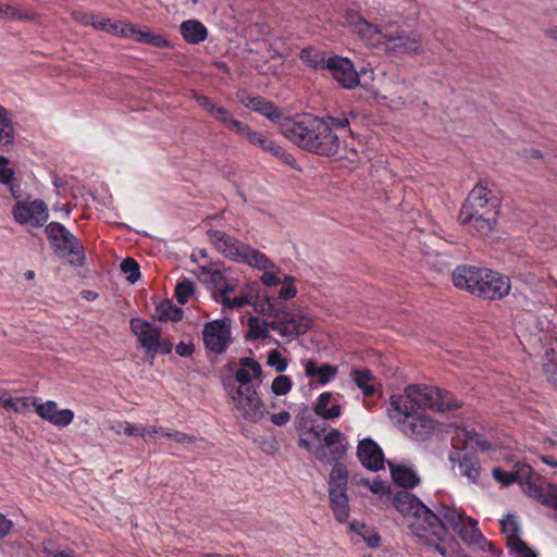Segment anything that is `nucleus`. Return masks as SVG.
I'll return each mask as SVG.
<instances>
[{"instance_id":"f257e3e1","label":"nucleus","mask_w":557,"mask_h":557,"mask_svg":"<svg viewBox=\"0 0 557 557\" xmlns=\"http://www.w3.org/2000/svg\"><path fill=\"white\" fill-rule=\"evenodd\" d=\"M281 133L302 150L321 157L338 152V136L325 119L307 114L300 119L286 116L280 124Z\"/></svg>"},{"instance_id":"f03ea898","label":"nucleus","mask_w":557,"mask_h":557,"mask_svg":"<svg viewBox=\"0 0 557 557\" xmlns=\"http://www.w3.org/2000/svg\"><path fill=\"white\" fill-rule=\"evenodd\" d=\"M500 200L492 195L487 183L480 181L463 201L458 222L468 226L479 236L485 237L497 230Z\"/></svg>"},{"instance_id":"7ed1b4c3","label":"nucleus","mask_w":557,"mask_h":557,"mask_svg":"<svg viewBox=\"0 0 557 557\" xmlns=\"http://www.w3.org/2000/svg\"><path fill=\"white\" fill-rule=\"evenodd\" d=\"M451 280L457 288L487 300L503 299L511 289L510 278L507 275L474 265H458L451 274Z\"/></svg>"},{"instance_id":"20e7f679","label":"nucleus","mask_w":557,"mask_h":557,"mask_svg":"<svg viewBox=\"0 0 557 557\" xmlns=\"http://www.w3.org/2000/svg\"><path fill=\"white\" fill-rule=\"evenodd\" d=\"M393 506L404 517L412 516L417 522L409 528L418 537H425V532L432 530L437 540L447 534V529L442 523L440 516L431 510L418 496L408 492L399 491L391 498Z\"/></svg>"},{"instance_id":"39448f33","label":"nucleus","mask_w":557,"mask_h":557,"mask_svg":"<svg viewBox=\"0 0 557 557\" xmlns=\"http://www.w3.org/2000/svg\"><path fill=\"white\" fill-rule=\"evenodd\" d=\"M387 413L391 419H396L397 416L403 417L398 418L397 422L404 424L403 432L414 441L428 440L435 430V421L429 414L403 404V395L400 394L391 395Z\"/></svg>"},{"instance_id":"423d86ee","label":"nucleus","mask_w":557,"mask_h":557,"mask_svg":"<svg viewBox=\"0 0 557 557\" xmlns=\"http://www.w3.org/2000/svg\"><path fill=\"white\" fill-rule=\"evenodd\" d=\"M45 233L53 252L59 257L72 256L70 264L83 267L85 264V250L79 242L63 224L50 222Z\"/></svg>"},{"instance_id":"0eeeda50","label":"nucleus","mask_w":557,"mask_h":557,"mask_svg":"<svg viewBox=\"0 0 557 557\" xmlns=\"http://www.w3.org/2000/svg\"><path fill=\"white\" fill-rule=\"evenodd\" d=\"M202 339L207 350L215 355L224 354L234 342L232 336V320L224 317L205 323Z\"/></svg>"},{"instance_id":"6e6552de","label":"nucleus","mask_w":557,"mask_h":557,"mask_svg":"<svg viewBox=\"0 0 557 557\" xmlns=\"http://www.w3.org/2000/svg\"><path fill=\"white\" fill-rule=\"evenodd\" d=\"M14 220L20 224L29 223L34 227L42 226L48 218V207L41 199L34 201H17L12 209Z\"/></svg>"},{"instance_id":"1a4fd4ad","label":"nucleus","mask_w":557,"mask_h":557,"mask_svg":"<svg viewBox=\"0 0 557 557\" xmlns=\"http://www.w3.org/2000/svg\"><path fill=\"white\" fill-rule=\"evenodd\" d=\"M207 236L214 248L224 257L236 262L246 260L244 252L245 250H248V245L243 244L236 237L228 235L223 231L213 228L207 231Z\"/></svg>"},{"instance_id":"9d476101","label":"nucleus","mask_w":557,"mask_h":557,"mask_svg":"<svg viewBox=\"0 0 557 557\" xmlns=\"http://www.w3.org/2000/svg\"><path fill=\"white\" fill-rule=\"evenodd\" d=\"M325 66L342 88L350 90L358 86L357 69L348 58L332 55L326 59Z\"/></svg>"},{"instance_id":"9b49d317","label":"nucleus","mask_w":557,"mask_h":557,"mask_svg":"<svg viewBox=\"0 0 557 557\" xmlns=\"http://www.w3.org/2000/svg\"><path fill=\"white\" fill-rule=\"evenodd\" d=\"M356 456L366 469L373 472L384 469L385 462L388 461L381 446L371 437L358 442Z\"/></svg>"},{"instance_id":"f8f14e48","label":"nucleus","mask_w":557,"mask_h":557,"mask_svg":"<svg viewBox=\"0 0 557 557\" xmlns=\"http://www.w3.org/2000/svg\"><path fill=\"white\" fill-rule=\"evenodd\" d=\"M233 403L236 409L243 412V418L248 422L257 423L261 421L265 414H269L256 387H251V391L245 392L244 396H240L239 399Z\"/></svg>"},{"instance_id":"ddd939ff","label":"nucleus","mask_w":557,"mask_h":557,"mask_svg":"<svg viewBox=\"0 0 557 557\" xmlns=\"http://www.w3.org/2000/svg\"><path fill=\"white\" fill-rule=\"evenodd\" d=\"M33 407L41 419L60 428L70 425L74 420V412L71 409L59 410L57 403L53 400L39 403V399H34Z\"/></svg>"},{"instance_id":"4468645a","label":"nucleus","mask_w":557,"mask_h":557,"mask_svg":"<svg viewBox=\"0 0 557 557\" xmlns=\"http://www.w3.org/2000/svg\"><path fill=\"white\" fill-rule=\"evenodd\" d=\"M432 387L411 384L405 388L403 404L412 406L417 411L420 409H435L436 396Z\"/></svg>"},{"instance_id":"2eb2a0df","label":"nucleus","mask_w":557,"mask_h":557,"mask_svg":"<svg viewBox=\"0 0 557 557\" xmlns=\"http://www.w3.org/2000/svg\"><path fill=\"white\" fill-rule=\"evenodd\" d=\"M386 44L388 52L393 54L416 53L421 50V36L414 32H396L395 35H386Z\"/></svg>"},{"instance_id":"dca6fc26","label":"nucleus","mask_w":557,"mask_h":557,"mask_svg":"<svg viewBox=\"0 0 557 557\" xmlns=\"http://www.w3.org/2000/svg\"><path fill=\"white\" fill-rule=\"evenodd\" d=\"M450 463H458L461 475L466 476L471 483L476 484L481 475V463L475 450L460 456L458 453H450L448 456Z\"/></svg>"},{"instance_id":"f3484780","label":"nucleus","mask_w":557,"mask_h":557,"mask_svg":"<svg viewBox=\"0 0 557 557\" xmlns=\"http://www.w3.org/2000/svg\"><path fill=\"white\" fill-rule=\"evenodd\" d=\"M132 333L137 337L139 345L150 347L156 345L160 339L161 329L147 320L140 318H132L129 321Z\"/></svg>"},{"instance_id":"a211bd4d","label":"nucleus","mask_w":557,"mask_h":557,"mask_svg":"<svg viewBox=\"0 0 557 557\" xmlns=\"http://www.w3.org/2000/svg\"><path fill=\"white\" fill-rule=\"evenodd\" d=\"M127 30L126 38H132L139 44L150 45L156 48H173L170 40L161 35L154 34L148 26H139L131 23Z\"/></svg>"},{"instance_id":"6ab92c4d","label":"nucleus","mask_w":557,"mask_h":557,"mask_svg":"<svg viewBox=\"0 0 557 557\" xmlns=\"http://www.w3.org/2000/svg\"><path fill=\"white\" fill-rule=\"evenodd\" d=\"M502 533L506 536V543L515 552L527 548V543L520 539V525L515 515L508 513L500 520Z\"/></svg>"},{"instance_id":"aec40b11","label":"nucleus","mask_w":557,"mask_h":557,"mask_svg":"<svg viewBox=\"0 0 557 557\" xmlns=\"http://www.w3.org/2000/svg\"><path fill=\"white\" fill-rule=\"evenodd\" d=\"M393 483L405 490H412L420 484V476L406 465H395L387 461Z\"/></svg>"},{"instance_id":"412c9836","label":"nucleus","mask_w":557,"mask_h":557,"mask_svg":"<svg viewBox=\"0 0 557 557\" xmlns=\"http://www.w3.org/2000/svg\"><path fill=\"white\" fill-rule=\"evenodd\" d=\"M329 502L335 520L339 523L346 522L350 515L347 491L329 488Z\"/></svg>"},{"instance_id":"4be33fe9","label":"nucleus","mask_w":557,"mask_h":557,"mask_svg":"<svg viewBox=\"0 0 557 557\" xmlns=\"http://www.w3.org/2000/svg\"><path fill=\"white\" fill-rule=\"evenodd\" d=\"M95 18L96 16L94 14H85L83 22L85 24H91L96 29L126 38L128 32L127 28H129L131 23L121 21L113 22L110 18H100L96 21Z\"/></svg>"},{"instance_id":"5701e85b","label":"nucleus","mask_w":557,"mask_h":557,"mask_svg":"<svg viewBox=\"0 0 557 557\" xmlns=\"http://www.w3.org/2000/svg\"><path fill=\"white\" fill-rule=\"evenodd\" d=\"M180 32L184 40L190 45L203 42L208 37L207 27L197 20H187L180 25Z\"/></svg>"},{"instance_id":"b1692460","label":"nucleus","mask_w":557,"mask_h":557,"mask_svg":"<svg viewBox=\"0 0 557 557\" xmlns=\"http://www.w3.org/2000/svg\"><path fill=\"white\" fill-rule=\"evenodd\" d=\"M338 368L331 363H323L318 366V362L313 359L307 360L305 364V374L308 377H317L321 385L327 384L337 374Z\"/></svg>"},{"instance_id":"393cba45","label":"nucleus","mask_w":557,"mask_h":557,"mask_svg":"<svg viewBox=\"0 0 557 557\" xmlns=\"http://www.w3.org/2000/svg\"><path fill=\"white\" fill-rule=\"evenodd\" d=\"M156 312L158 315H152L153 320L159 322H180L184 318V311L181 307L173 304L171 299H163L157 307Z\"/></svg>"},{"instance_id":"a878e982","label":"nucleus","mask_w":557,"mask_h":557,"mask_svg":"<svg viewBox=\"0 0 557 557\" xmlns=\"http://www.w3.org/2000/svg\"><path fill=\"white\" fill-rule=\"evenodd\" d=\"M14 145V127L8 111L0 106V148L9 152Z\"/></svg>"},{"instance_id":"bb28decb","label":"nucleus","mask_w":557,"mask_h":557,"mask_svg":"<svg viewBox=\"0 0 557 557\" xmlns=\"http://www.w3.org/2000/svg\"><path fill=\"white\" fill-rule=\"evenodd\" d=\"M332 397L333 395L331 392H323L322 394H320V396L317 399V403L314 404V413L324 420H333L342 414L341 405H333L331 408H327V405L331 401Z\"/></svg>"},{"instance_id":"cd10ccee","label":"nucleus","mask_w":557,"mask_h":557,"mask_svg":"<svg viewBox=\"0 0 557 557\" xmlns=\"http://www.w3.org/2000/svg\"><path fill=\"white\" fill-rule=\"evenodd\" d=\"M255 102L256 104H253L251 110L264 115L270 121L281 124L285 119L282 109L273 101L267 100L261 96H257Z\"/></svg>"},{"instance_id":"c85d7f7f","label":"nucleus","mask_w":557,"mask_h":557,"mask_svg":"<svg viewBox=\"0 0 557 557\" xmlns=\"http://www.w3.org/2000/svg\"><path fill=\"white\" fill-rule=\"evenodd\" d=\"M349 530L355 534L360 535L371 548H376L381 544V536L373 527L355 520L349 524Z\"/></svg>"},{"instance_id":"c756f323","label":"nucleus","mask_w":557,"mask_h":557,"mask_svg":"<svg viewBox=\"0 0 557 557\" xmlns=\"http://www.w3.org/2000/svg\"><path fill=\"white\" fill-rule=\"evenodd\" d=\"M270 321L261 322L256 315L248 318L247 325L248 331L245 334L246 341L268 339L271 338L269 330L271 329Z\"/></svg>"},{"instance_id":"7c9ffc66","label":"nucleus","mask_w":557,"mask_h":557,"mask_svg":"<svg viewBox=\"0 0 557 557\" xmlns=\"http://www.w3.org/2000/svg\"><path fill=\"white\" fill-rule=\"evenodd\" d=\"M542 371L546 381L557 389V349L555 347L544 352Z\"/></svg>"},{"instance_id":"2f4dec72","label":"nucleus","mask_w":557,"mask_h":557,"mask_svg":"<svg viewBox=\"0 0 557 557\" xmlns=\"http://www.w3.org/2000/svg\"><path fill=\"white\" fill-rule=\"evenodd\" d=\"M349 472L343 462H335L329 475V488L345 490L348 488Z\"/></svg>"},{"instance_id":"473e14b6","label":"nucleus","mask_w":557,"mask_h":557,"mask_svg":"<svg viewBox=\"0 0 557 557\" xmlns=\"http://www.w3.org/2000/svg\"><path fill=\"white\" fill-rule=\"evenodd\" d=\"M436 404L435 409L438 411H454L462 407V401L455 397L450 392L446 389H435Z\"/></svg>"},{"instance_id":"72a5a7b5","label":"nucleus","mask_w":557,"mask_h":557,"mask_svg":"<svg viewBox=\"0 0 557 557\" xmlns=\"http://www.w3.org/2000/svg\"><path fill=\"white\" fill-rule=\"evenodd\" d=\"M300 60L309 67L318 70H327L325 66L326 60L324 58V52L314 49L313 47L304 48L300 51Z\"/></svg>"},{"instance_id":"f704fd0d","label":"nucleus","mask_w":557,"mask_h":557,"mask_svg":"<svg viewBox=\"0 0 557 557\" xmlns=\"http://www.w3.org/2000/svg\"><path fill=\"white\" fill-rule=\"evenodd\" d=\"M244 255L246 256V260H240L239 262L247 263L263 271L275 268L273 261H271L264 253L251 248L250 246H248V250H245Z\"/></svg>"},{"instance_id":"c9c22d12","label":"nucleus","mask_w":557,"mask_h":557,"mask_svg":"<svg viewBox=\"0 0 557 557\" xmlns=\"http://www.w3.org/2000/svg\"><path fill=\"white\" fill-rule=\"evenodd\" d=\"M345 18L349 24L355 25V27L360 33H369V34H377L380 29L376 25L368 22L358 11L349 9L345 13Z\"/></svg>"},{"instance_id":"e433bc0d","label":"nucleus","mask_w":557,"mask_h":557,"mask_svg":"<svg viewBox=\"0 0 557 557\" xmlns=\"http://www.w3.org/2000/svg\"><path fill=\"white\" fill-rule=\"evenodd\" d=\"M440 516L442 523L448 530L447 525H449L454 531L460 528V524L466 520V518L457 513L455 509H450L446 505H441V508L435 512Z\"/></svg>"},{"instance_id":"4c0bfd02","label":"nucleus","mask_w":557,"mask_h":557,"mask_svg":"<svg viewBox=\"0 0 557 557\" xmlns=\"http://www.w3.org/2000/svg\"><path fill=\"white\" fill-rule=\"evenodd\" d=\"M480 531L478 521L471 517H467L455 532L459 535L461 541L468 545H474L476 537L475 533Z\"/></svg>"},{"instance_id":"58836bf2","label":"nucleus","mask_w":557,"mask_h":557,"mask_svg":"<svg viewBox=\"0 0 557 557\" xmlns=\"http://www.w3.org/2000/svg\"><path fill=\"white\" fill-rule=\"evenodd\" d=\"M265 151L277 158L284 164L289 165L292 169L301 171V168L297 164L296 159L275 141L271 140Z\"/></svg>"},{"instance_id":"ea45409f","label":"nucleus","mask_w":557,"mask_h":557,"mask_svg":"<svg viewBox=\"0 0 557 557\" xmlns=\"http://www.w3.org/2000/svg\"><path fill=\"white\" fill-rule=\"evenodd\" d=\"M195 292L196 284L188 278H184L176 283L174 297L178 304L185 305Z\"/></svg>"},{"instance_id":"a19ab883","label":"nucleus","mask_w":557,"mask_h":557,"mask_svg":"<svg viewBox=\"0 0 557 557\" xmlns=\"http://www.w3.org/2000/svg\"><path fill=\"white\" fill-rule=\"evenodd\" d=\"M315 421L310 408L307 405L300 407L296 420L295 428L299 435L306 434V431L311 426L310 424Z\"/></svg>"},{"instance_id":"79ce46f5","label":"nucleus","mask_w":557,"mask_h":557,"mask_svg":"<svg viewBox=\"0 0 557 557\" xmlns=\"http://www.w3.org/2000/svg\"><path fill=\"white\" fill-rule=\"evenodd\" d=\"M120 270L126 274V280L131 284H135L140 278V265L134 258L123 259L120 263Z\"/></svg>"},{"instance_id":"37998d69","label":"nucleus","mask_w":557,"mask_h":557,"mask_svg":"<svg viewBox=\"0 0 557 557\" xmlns=\"http://www.w3.org/2000/svg\"><path fill=\"white\" fill-rule=\"evenodd\" d=\"M0 17H9L17 21H33L35 20V14L0 2Z\"/></svg>"},{"instance_id":"c03bdc74","label":"nucleus","mask_w":557,"mask_h":557,"mask_svg":"<svg viewBox=\"0 0 557 557\" xmlns=\"http://www.w3.org/2000/svg\"><path fill=\"white\" fill-rule=\"evenodd\" d=\"M295 322V317H292V318H286V319H282V320H273V321H270V327L271 330L273 331H276L280 333V335L284 336V337H296L295 334H294V327H289L290 325L293 326V323Z\"/></svg>"},{"instance_id":"a18cd8bd","label":"nucleus","mask_w":557,"mask_h":557,"mask_svg":"<svg viewBox=\"0 0 557 557\" xmlns=\"http://www.w3.org/2000/svg\"><path fill=\"white\" fill-rule=\"evenodd\" d=\"M293 387V381L287 375H278L276 376L272 384L271 391L276 396H284L290 392Z\"/></svg>"},{"instance_id":"49530a36","label":"nucleus","mask_w":557,"mask_h":557,"mask_svg":"<svg viewBox=\"0 0 557 557\" xmlns=\"http://www.w3.org/2000/svg\"><path fill=\"white\" fill-rule=\"evenodd\" d=\"M267 363L274 368L278 373L285 372L288 367V360L284 358L277 349H271L268 352Z\"/></svg>"},{"instance_id":"de8ad7c7","label":"nucleus","mask_w":557,"mask_h":557,"mask_svg":"<svg viewBox=\"0 0 557 557\" xmlns=\"http://www.w3.org/2000/svg\"><path fill=\"white\" fill-rule=\"evenodd\" d=\"M462 436L463 440L459 443H456L455 440H453V447L457 450H466L468 447L469 441L476 442V438L481 436L480 433H478L474 429L468 430L466 428H460L458 432V437Z\"/></svg>"},{"instance_id":"09e8293b","label":"nucleus","mask_w":557,"mask_h":557,"mask_svg":"<svg viewBox=\"0 0 557 557\" xmlns=\"http://www.w3.org/2000/svg\"><path fill=\"white\" fill-rule=\"evenodd\" d=\"M492 474L494 480L504 486H509L517 481L515 469L512 471H505L499 467H495L492 470Z\"/></svg>"},{"instance_id":"8fccbe9b","label":"nucleus","mask_w":557,"mask_h":557,"mask_svg":"<svg viewBox=\"0 0 557 557\" xmlns=\"http://www.w3.org/2000/svg\"><path fill=\"white\" fill-rule=\"evenodd\" d=\"M515 472L517 475V481L519 485L523 486V484L528 483L530 480L533 479L534 470L533 468L528 463H520L517 462L515 465Z\"/></svg>"},{"instance_id":"3c124183","label":"nucleus","mask_w":557,"mask_h":557,"mask_svg":"<svg viewBox=\"0 0 557 557\" xmlns=\"http://www.w3.org/2000/svg\"><path fill=\"white\" fill-rule=\"evenodd\" d=\"M239 367L248 368L250 371L251 380H260L262 377L261 364L251 357H242L238 361Z\"/></svg>"},{"instance_id":"603ef678","label":"nucleus","mask_w":557,"mask_h":557,"mask_svg":"<svg viewBox=\"0 0 557 557\" xmlns=\"http://www.w3.org/2000/svg\"><path fill=\"white\" fill-rule=\"evenodd\" d=\"M222 386L226 391L228 397L234 401L244 396L243 389L239 386H235L234 377L230 375H221Z\"/></svg>"},{"instance_id":"864d4df0","label":"nucleus","mask_w":557,"mask_h":557,"mask_svg":"<svg viewBox=\"0 0 557 557\" xmlns=\"http://www.w3.org/2000/svg\"><path fill=\"white\" fill-rule=\"evenodd\" d=\"M234 381L238 383V386L243 389V393L251 391V387H255L251 384L250 371L248 368H239L235 371Z\"/></svg>"},{"instance_id":"5fc2aeb1","label":"nucleus","mask_w":557,"mask_h":557,"mask_svg":"<svg viewBox=\"0 0 557 557\" xmlns=\"http://www.w3.org/2000/svg\"><path fill=\"white\" fill-rule=\"evenodd\" d=\"M355 384L361 389L374 381L372 372L369 369H354L351 372Z\"/></svg>"},{"instance_id":"6e6d98bb","label":"nucleus","mask_w":557,"mask_h":557,"mask_svg":"<svg viewBox=\"0 0 557 557\" xmlns=\"http://www.w3.org/2000/svg\"><path fill=\"white\" fill-rule=\"evenodd\" d=\"M540 503L557 510V484H547V488L543 492V497H541Z\"/></svg>"},{"instance_id":"4d7b16f0","label":"nucleus","mask_w":557,"mask_h":557,"mask_svg":"<svg viewBox=\"0 0 557 557\" xmlns=\"http://www.w3.org/2000/svg\"><path fill=\"white\" fill-rule=\"evenodd\" d=\"M293 327L295 336H302L313 327V320L307 314H301L299 319L295 318Z\"/></svg>"},{"instance_id":"13d9d810","label":"nucleus","mask_w":557,"mask_h":557,"mask_svg":"<svg viewBox=\"0 0 557 557\" xmlns=\"http://www.w3.org/2000/svg\"><path fill=\"white\" fill-rule=\"evenodd\" d=\"M245 138L253 146L259 147L263 151L267 150L271 139H269L264 134L252 131L251 128L246 134Z\"/></svg>"},{"instance_id":"bf43d9fd","label":"nucleus","mask_w":557,"mask_h":557,"mask_svg":"<svg viewBox=\"0 0 557 557\" xmlns=\"http://www.w3.org/2000/svg\"><path fill=\"white\" fill-rule=\"evenodd\" d=\"M349 448V444L346 443H339L335 445L334 447L330 448V459L329 463L335 465V462H341L347 454V450Z\"/></svg>"},{"instance_id":"052dcab7","label":"nucleus","mask_w":557,"mask_h":557,"mask_svg":"<svg viewBox=\"0 0 557 557\" xmlns=\"http://www.w3.org/2000/svg\"><path fill=\"white\" fill-rule=\"evenodd\" d=\"M448 534L444 535L443 539L440 541L436 539V536L433 534L432 530H428L425 532V537H421L422 540H425V543L430 546H433L437 553H440L442 556L446 557L447 549L445 546L442 545V542H444L445 537Z\"/></svg>"},{"instance_id":"680f3d73","label":"nucleus","mask_w":557,"mask_h":557,"mask_svg":"<svg viewBox=\"0 0 557 557\" xmlns=\"http://www.w3.org/2000/svg\"><path fill=\"white\" fill-rule=\"evenodd\" d=\"M222 305H223V307L228 308V309L243 308L246 305H250V297L248 295L237 296L233 299H230L228 297H224L222 299Z\"/></svg>"},{"instance_id":"e2e57ef3","label":"nucleus","mask_w":557,"mask_h":557,"mask_svg":"<svg viewBox=\"0 0 557 557\" xmlns=\"http://www.w3.org/2000/svg\"><path fill=\"white\" fill-rule=\"evenodd\" d=\"M345 435L338 429H331V431L323 437V444L327 448H332L335 445L343 443Z\"/></svg>"},{"instance_id":"0e129e2a","label":"nucleus","mask_w":557,"mask_h":557,"mask_svg":"<svg viewBox=\"0 0 557 557\" xmlns=\"http://www.w3.org/2000/svg\"><path fill=\"white\" fill-rule=\"evenodd\" d=\"M523 492L531 498L540 502L541 497H543L544 490L540 484L532 480L528 483L523 484Z\"/></svg>"},{"instance_id":"69168bd1","label":"nucleus","mask_w":557,"mask_h":557,"mask_svg":"<svg viewBox=\"0 0 557 557\" xmlns=\"http://www.w3.org/2000/svg\"><path fill=\"white\" fill-rule=\"evenodd\" d=\"M370 491L376 495H385L388 497V499H391L393 497V492H392L391 486L385 485V483L379 478L373 480V482L371 483V486H370Z\"/></svg>"},{"instance_id":"338daca9","label":"nucleus","mask_w":557,"mask_h":557,"mask_svg":"<svg viewBox=\"0 0 557 557\" xmlns=\"http://www.w3.org/2000/svg\"><path fill=\"white\" fill-rule=\"evenodd\" d=\"M38 399L37 397H15L16 407L14 408V412L16 413H26L30 411V407L33 406V400Z\"/></svg>"},{"instance_id":"774afa93","label":"nucleus","mask_w":557,"mask_h":557,"mask_svg":"<svg viewBox=\"0 0 557 557\" xmlns=\"http://www.w3.org/2000/svg\"><path fill=\"white\" fill-rule=\"evenodd\" d=\"M224 125L227 128H230L231 131H234L238 135L244 136V137L246 136V134L250 129L249 125L244 124V123H242L240 121H238L236 119H233L232 115L230 116V119L226 121V123Z\"/></svg>"}]
</instances>
